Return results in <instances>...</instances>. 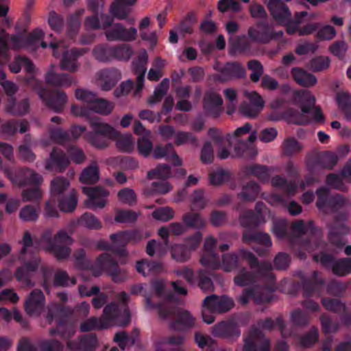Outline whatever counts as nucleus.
Returning a JSON list of instances; mask_svg holds the SVG:
<instances>
[{
  "mask_svg": "<svg viewBox=\"0 0 351 351\" xmlns=\"http://www.w3.org/2000/svg\"><path fill=\"white\" fill-rule=\"evenodd\" d=\"M121 73L115 68L104 69L100 72L99 84L101 90H111L121 79Z\"/></svg>",
  "mask_w": 351,
  "mask_h": 351,
  "instance_id": "nucleus-28",
  "label": "nucleus"
},
{
  "mask_svg": "<svg viewBox=\"0 0 351 351\" xmlns=\"http://www.w3.org/2000/svg\"><path fill=\"white\" fill-rule=\"evenodd\" d=\"M95 267L100 271L106 272L115 283L124 282L128 278L126 270L121 268L117 261L107 252L102 253L97 258Z\"/></svg>",
  "mask_w": 351,
  "mask_h": 351,
  "instance_id": "nucleus-6",
  "label": "nucleus"
},
{
  "mask_svg": "<svg viewBox=\"0 0 351 351\" xmlns=\"http://www.w3.org/2000/svg\"><path fill=\"white\" fill-rule=\"evenodd\" d=\"M153 156L156 159L171 157L174 166H180L182 165V160L175 152L173 145L171 143H167L165 145H156L155 148L153 149Z\"/></svg>",
  "mask_w": 351,
  "mask_h": 351,
  "instance_id": "nucleus-30",
  "label": "nucleus"
},
{
  "mask_svg": "<svg viewBox=\"0 0 351 351\" xmlns=\"http://www.w3.org/2000/svg\"><path fill=\"white\" fill-rule=\"evenodd\" d=\"M318 329L313 326L307 332L299 337L298 343L302 348H311L318 341Z\"/></svg>",
  "mask_w": 351,
  "mask_h": 351,
  "instance_id": "nucleus-47",
  "label": "nucleus"
},
{
  "mask_svg": "<svg viewBox=\"0 0 351 351\" xmlns=\"http://www.w3.org/2000/svg\"><path fill=\"white\" fill-rule=\"evenodd\" d=\"M113 59L128 61L132 56L134 51L128 44H119L112 46Z\"/></svg>",
  "mask_w": 351,
  "mask_h": 351,
  "instance_id": "nucleus-51",
  "label": "nucleus"
},
{
  "mask_svg": "<svg viewBox=\"0 0 351 351\" xmlns=\"http://www.w3.org/2000/svg\"><path fill=\"white\" fill-rule=\"evenodd\" d=\"M70 186L69 181L63 176H57L51 182V193L53 197L56 198L64 195V192Z\"/></svg>",
  "mask_w": 351,
  "mask_h": 351,
  "instance_id": "nucleus-41",
  "label": "nucleus"
},
{
  "mask_svg": "<svg viewBox=\"0 0 351 351\" xmlns=\"http://www.w3.org/2000/svg\"><path fill=\"white\" fill-rule=\"evenodd\" d=\"M267 8L274 20L278 23H286L291 19V12L281 0H269Z\"/></svg>",
  "mask_w": 351,
  "mask_h": 351,
  "instance_id": "nucleus-21",
  "label": "nucleus"
},
{
  "mask_svg": "<svg viewBox=\"0 0 351 351\" xmlns=\"http://www.w3.org/2000/svg\"><path fill=\"white\" fill-rule=\"evenodd\" d=\"M107 324L101 319L96 317H91L81 323L80 328L82 332H89L93 330L106 328Z\"/></svg>",
  "mask_w": 351,
  "mask_h": 351,
  "instance_id": "nucleus-59",
  "label": "nucleus"
},
{
  "mask_svg": "<svg viewBox=\"0 0 351 351\" xmlns=\"http://www.w3.org/2000/svg\"><path fill=\"white\" fill-rule=\"evenodd\" d=\"M37 346L40 351H63L64 345L56 339H40Z\"/></svg>",
  "mask_w": 351,
  "mask_h": 351,
  "instance_id": "nucleus-61",
  "label": "nucleus"
},
{
  "mask_svg": "<svg viewBox=\"0 0 351 351\" xmlns=\"http://www.w3.org/2000/svg\"><path fill=\"white\" fill-rule=\"evenodd\" d=\"M240 256L247 261L252 271L247 269L245 267L240 266L238 274L234 276V283L239 287H246L254 284L258 277L264 275L271 270L272 265L270 262L259 261L255 255L250 251L245 249L240 250Z\"/></svg>",
  "mask_w": 351,
  "mask_h": 351,
  "instance_id": "nucleus-1",
  "label": "nucleus"
},
{
  "mask_svg": "<svg viewBox=\"0 0 351 351\" xmlns=\"http://www.w3.org/2000/svg\"><path fill=\"white\" fill-rule=\"evenodd\" d=\"M282 148L285 156H291L300 152L303 147L296 138L289 137L283 141Z\"/></svg>",
  "mask_w": 351,
  "mask_h": 351,
  "instance_id": "nucleus-53",
  "label": "nucleus"
},
{
  "mask_svg": "<svg viewBox=\"0 0 351 351\" xmlns=\"http://www.w3.org/2000/svg\"><path fill=\"white\" fill-rule=\"evenodd\" d=\"M247 33L252 40L261 44H267L283 35L282 31L276 32L267 20L256 22L254 26L249 28Z\"/></svg>",
  "mask_w": 351,
  "mask_h": 351,
  "instance_id": "nucleus-7",
  "label": "nucleus"
},
{
  "mask_svg": "<svg viewBox=\"0 0 351 351\" xmlns=\"http://www.w3.org/2000/svg\"><path fill=\"white\" fill-rule=\"evenodd\" d=\"M75 97L77 99L84 101L88 110L91 108L98 97L95 93L82 88L76 89Z\"/></svg>",
  "mask_w": 351,
  "mask_h": 351,
  "instance_id": "nucleus-64",
  "label": "nucleus"
},
{
  "mask_svg": "<svg viewBox=\"0 0 351 351\" xmlns=\"http://www.w3.org/2000/svg\"><path fill=\"white\" fill-rule=\"evenodd\" d=\"M213 335L217 337L235 341L240 337L241 330L232 321H221L213 326Z\"/></svg>",
  "mask_w": 351,
  "mask_h": 351,
  "instance_id": "nucleus-19",
  "label": "nucleus"
},
{
  "mask_svg": "<svg viewBox=\"0 0 351 351\" xmlns=\"http://www.w3.org/2000/svg\"><path fill=\"white\" fill-rule=\"evenodd\" d=\"M216 242V239L213 237L206 239L204 245L205 252L200 258V263L203 266L213 269H218L221 265L219 256L215 252Z\"/></svg>",
  "mask_w": 351,
  "mask_h": 351,
  "instance_id": "nucleus-16",
  "label": "nucleus"
},
{
  "mask_svg": "<svg viewBox=\"0 0 351 351\" xmlns=\"http://www.w3.org/2000/svg\"><path fill=\"white\" fill-rule=\"evenodd\" d=\"M93 132L87 134L88 142L95 147L104 149L107 147L112 138L117 136V132L110 125L101 122L100 119L94 117L90 121Z\"/></svg>",
  "mask_w": 351,
  "mask_h": 351,
  "instance_id": "nucleus-4",
  "label": "nucleus"
},
{
  "mask_svg": "<svg viewBox=\"0 0 351 351\" xmlns=\"http://www.w3.org/2000/svg\"><path fill=\"white\" fill-rule=\"evenodd\" d=\"M146 304L152 308L158 309L159 316L162 319H166L169 316L176 314V308L165 302L154 303L150 298H146Z\"/></svg>",
  "mask_w": 351,
  "mask_h": 351,
  "instance_id": "nucleus-43",
  "label": "nucleus"
},
{
  "mask_svg": "<svg viewBox=\"0 0 351 351\" xmlns=\"http://www.w3.org/2000/svg\"><path fill=\"white\" fill-rule=\"evenodd\" d=\"M241 260H243L240 256L235 254H225L222 256V265L225 271L230 272L234 269L239 268L241 265Z\"/></svg>",
  "mask_w": 351,
  "mask_h": 351,
  "instance_id": "nucleus-58",
  "label": "nucleus"
},
{
  "mask_svg": "<svg viewBox=\"0 0 351 351\" xmlns=\"http://www.w3.org/2000/svg\"><path fill=\"white\" fill-rule=\"evenodd\" d=\"M45 104L56 112H60L67 101V96L64 92L58 90H49L43 87L42 82L34 77L27 80Z\"/></svg>",
  "mask_w": 351,
  "mask_h": 351,
  "instance_id": "nucleus-3",
  "label": "nucleus"
},
{
  "mask_svg": "<svg viewBox=\"0 0 351 351\" xmlns=\"http://www.w3.org/2000/svg\"><path fill=\"white\" fill-rule=\"evenodd\" d=\"M43 182V177L34 170L27 167L20 169L14 182L20 186L34 184L39 186Z\"/></svg>",
  "mask_w": 351,
  "mask_h": 351,
  "instance_id": "nucleus-29",
  "label": "nucleus"
},
{
  "mask_svg": "<svg viewBox=\"0 0 351 351\" xmlns=\"http://www.w3.org/2000/svg\"><path fill=\"white\" fill-rule=\"evenodd\" d=\"M45 298L40 289H34L25 302V310L28 315H38L45 305Z\"/></svg>",
  "mask_w": 351,
  "mask_h": 351,
  "instance_id": "nucleus-24",
  "label": "nucleus"
},
{
  "mask_svg": "<svg viewBox=\"0 0 351 351\" xmlns=\"http://www.w3.org/2000/svg\"><path fill=\"white\" fill-rule=\"evenodd\" d=\"M75 329L72 324L68 323L64 319H60L57 323L56 328L49 329V335L58 334L62 339H69L75 334Z\"/></svg>",
  "mask_w": 351,
  "mask_h": 351,
  "instance_id": "nucleus-38",
  "label": "nucleus"
},
{
  "mask_svg": "<svg viewBox=\"0 0 351 351\" xmlns=\"http://www.w3.org/2000/svg\"><path fill=\"white\" fill-rule=\"evenodd\" d=\"M46 82L54 86H69L75 82L73 77L67 73H56L49 71L45 75Z\"/></svg>",
  "mask_w": 351,
  "mask_h": 351,
  "instance_id": "nucleus-34",
  "label": "nucleus"
},
{
  "mask_svg": "<svg viewBox=\"0 0 351 351\" xmlns=\"http://www.w3.org/2000/svg\"><path fill=\"white\" fill-rule=\"evenodd\" d=\"M292 102L300 106V113L306 115L311 113L313 108L315 107L316 99L308 90H295L292 92Z\"/></svg>",
  "mask_w": 351,
  "mask_h": 351,
  "instance_id": "nucleus-17",
  "label": "nucleus"
},
{
  "mask_svg": "<svg viewBox=\"0 0 351 351\" xmlns=\"http://www.w3.org/2000/svg\"><path fill=\"white\" fill-rule=\"evenodd\" d=\"M119 300L123 305V311L121 310L119 304L115 302H111L104 307L103 316L105 319L110 323L126 326L131 320L130 312L128 306L129 295L125 292H121L119 295Z\"/></svg>",
  "mask_w": 351,
  "mask_h": 351,
  "instance_id": "nucleus-5",
  "label": "nucleus"
},
{
  "mask_svg": "<svg viewBox=\"0 0 351 351\" xmlns=\"http://www.w3.org/2000/svg\"><path fill=\"white\" fill-rule=\"evenodd\" d=\"M332 271L335 275L339 276H344L351 274V257L337 260Z\"/></svg>",
  "mask_w": 351,
  "mask_h": 351,
  "instance_id": "nucleus-57",
  "label": "nucleus"
},
{
  "mask_svg": "<svg viewBox=\"0 0 351 351\" xmlns=\"http://www.w3.org/2000/svg\"><path fill=\"white\" fill-rule=\"evenodd\" d=\"M41 241L45 243V250L58 261L66 258L71 254L69 245L72 244L73 239L64 230H60L53 237L50 230H45L41 236Z\"/></svg>",
  "mask_w": 351,
  "mask_h": 351,
  "instance_id": "nucleus-2",
  "label": "nucleus"
},
{
  "mask_svg": "<svg viewBox=\"0 0 351 351\" xmlns=\"http://www.w3.org/2000/svg\"><path fill=\"white\" fill-rule=\"evenodd\" d=\"M116 140L117 147L123 152L130 153L134 149V140L132 134L122 135L118 132L116 137L112 138Z\"/></svg>",
  "mask_w": 351,
  "mask_h": 351,
  "instance_id": "nucleus-50",
  "label": "nucleus"
},
{
  "mask_svg": "<svg viewBox=\"0 0 351 351\" xmlns=\"http://www.w3.org/2000/svg\"><path fill=\"white\" fill-rule=\"evenodd\" d=\"M147 62L148 54L144 49L140 51L138 55L132 62V70L137 75L136 86L134 91V96L140 95L144 87Z\"/></svg>",
  "mask_w": 351,
  "mask_h": 351,
  "instance_id": "nucleus-11",
  "label": "nucleus"
},
{
  "mask_svg": "<svg viewBox=\"0 0 351 351\" xmlns=\"http://www.w3.org/2000/svg\"><path fill=\"white\" fill-rule=\"evenodd\" d=\"M324 280L319 276V273L317 271H313L309 277L302 278V287L304 294L306 297L321 295L324 290Z\"/></svg>",
  "mask_w": 351,
  "mask_h": 351,
  "instance_id": "nucleus-18",
  "label": "nucleus"
},
{
  "mask_svg": "<svg viewBox=\"0 0 351 351\" xmlns=\"http://www.w3.org/2000/svg\"><path fill=\"white\" fill-rule=\"evenodd\" d=\"M105 36L108 41L132 42L136 40L137 29L135 27L128 29L121 23H114L105 31Z\"/></svg>",
  "mask_w": 351,
  "mask_h": 351,
  "instance_id": "nucleus-12",
  "label": "nucleus"
},
{
  "mask_svg": "<svg viewBox=\"0 0 351 351\" xmlns=\"http://www.w3.org/2000/svg\"><path fill=\"white\" fill-rule=\"evenodd\" d=\"M88 51L86 48H72L70 51L62 52V58L60 62L61 69L71 72L76 71L79 68L78 58Z\"/></svg>",
  "mask_w": 351,
  "mask_h": 351,
  "instance_id": "nucleus-23",
  "label": "nucleus"
},
{
  "mask_svg": "<svg viewBox=\"0 0 351 351\" xmlns=\"http://www.w3.org/2000/svg\"><path fill=\"white\" fill-rule=\"evenodd\" d=\"M349 232L350 228L346 224L334 222L329 228L330 243L337 248H341L346 243L343 236L348 234Z\"/></svg>",
  "mask_w": 351,
  "mask_h": 351,
  "instance_id": "nucleus-25",
  "label": "nucleus"
},
{
  "mask_svg": "<svg viewBox=\"0 0 351 351\" xmlns=\"http://www.w3.org/2000/svg\"><path fill=\"white\" fill-rule=\"evenodd\" d=\"M250 300L257 304L264 302L263 296L257 287L244 289L239 298V302L243 305L247 304Z\"/></svg>",
  "mask_w": 351,
  "mask_h": 351,
  "instance_id": "nucleus-42",
  "label": "nucleus"
},
{
  "mask_svg": "<svg viewBox=\"0 0 351 351\" xmlns=\"http://www.w3.org/2000/svg\"><path fill=\"white\" fill-rule=\"evenodd\" d=\"M110 238L112 243L117 245V248L114 250L116 255L126 256L128 254V252L125 249L127 244L130 241L136 242L141 241L142 239V235L139 230H132L112 234Z\"/></svg>",
  "mask_w": 351,
  "mask_h": 351,
  "instance_id": "nucleus-10",
  "label": "nucleus"
},
{
  "mask_svg": "<svg viewBox=\"0 0 351 351\" xmlns=\"http://www.w3.org/2000/svg\"><path fill=\"white\" fill-rule=\"evenodd\" d=\"M270 121H279L285 119L289 123L298 125H306L311 123V119L293 108H288L283 112L273 110L268 115Z\"/></svg>",
  "mask_w": 351,
  "mask_h": 351,
  "instance_id": "nucleus-9",
  "label": "nucleus"
},
{
  "mask_svg": "<svg viewBox=\"0 0 351 351\" xmlns=\"http://www.w3.org/2000/svg\"><path fill=\"white\" fill-rule=\"evenodd\" d=\"M98 343L94 333L82 335L77 340H69L66 346L71 351H95Z\"/></svg>",
  "mask_w": 351,
  "mask_h": 351,
  "instance_id": "nucleus-22",
  "label": "nucleus"
},
{
  "mask_svg": "<svg viewBox=\"0 0 351 351\" xmlns=\"http://www.w3.org/2000/svg\"><path fill=\"white\" fill-rule=\"evenodd\" d=\"M242 240L244 243L255 242L265 247H270L272 244L271 238L268 234L252 230H245L243 231Z\"/></svg>",
  "mask_w": 351,
  "mask_h": 351,
  "instance_id": "nucleus-32",
  "label": "nucleus"
},
{
  "mask_svg": "<svg viewBox=\"0 0 351 351\" xmlns=\"http://www.w3.org/2000/svg\"><path fill=\"white\" fill-rule=\"evenodd\" d=\"M202 306L209 313H221L230 311L234 307V303L232 298L226 295L219 297L212 294L205 298Z\"/></svg>",
  "mask_w": 351,
  "mask_h": 351,
  "instance_id": "nucleus-13",
  "label": "nucleus"
},
{
  "mask_svg": "<svg viewBox=\"0 0 351 351\" xmlns=\"http://www.w3.org/2000/svg\"><path fill=\"white\" fill-rule=\"evenodd\" d=\"M256 138V132H251L247 141L241 142L234 145L233 156L253 158L257 154V152L251 143H254Z\"/></svg>",
  "mask_w": 351,
  "mask_h": 351,
  "instance_id": "nucleus-27",
  "label": "nucleus"
},
{
  "mask_svg": "<svg viewBox=\"0 0 351 351\" xmlns=\"http://www.w3.org/2000/svg\"><path fill=\"white\" fill-rule=\"evenodd\" d=\"M83 12L84 10H79L75 14L71 15L68 19L66 34L71 40H74L78 34L81 25L80 16Z\"/></svg>",
  "mask_w": 351,
  "mask_h": 351,
  "instance_id": "nucleus-46",
  "label": "nucleus"
},
{
  "mask_svg": "<svg viewBox=\"0 0 351 351\" xmlns=\"http://www.w3.org/2000/svg\"><path fill=\"white\" fill-rule=\"evenodd\" d=\"M58 202V206L61 211L66 213L73 212L77 204V193L73 189L68 195H60L56 197Z\"/></svg>",
  "mask_w": 351,
  "mask_h": 351,
  "instance_id": "nucleus-35",
  "label": "nucleus"
},
{
  "mask_svg": "<svg viewBox=\"0 0 351 351\" xmlns=\"http://www.w3.org/2000/svg\"><path fill=\"white\" fill-rule=\"evenodd\" d=\"M39 210V205H26L21 209L19 218L25 222L36 221L38 218Z\"/></svg>",
  "mask_w": 351,
  "mask_h": 351,
  "instance_id": "nucleus-55",
  "label": "nucleus"
},
{
  "mask_svg": "<svg viewBox=\"0 0 351 351\" xmlns=\"http://www.w3.org/2000/svg\"><path fill=\"white\" fill-rule=\"evenodd\" d=\"M79 223L81 226L91 230H98L101 228L100 221L93 214L88 212L81 216Z\"/></svg>",
  "mask_w": 351,
  "mask_h": 351,
  "instance_id": "nucleus-63",
  "label": "nucleus"
},
{
  "mask_svg": "<svg viewBox=\"0 0 351 351\" xmlns=\"http://www.w3.org/2000/svg\"><path fill=\"white\" fill-rule=\"evenodd\" d=\"M330 64V60L327 56H317L312 58L308 62L309 69L313 72L322 71L328 69Z\"/></svg>",
  "mask_w": 351,
  "mask_h": 351,
  "instance_id": "nucleus-60",
  "label": "nucleus"
},
{
  "mask_svg": "<svg viewBox=\"0 0 351 351\" xmlns=\"http://www.w3.org/2000/svg\"><path fill=\"white\" fill-rule=\"evenodd\" d=\"M239 222L243 227L247 228L246 230H251L264 223L265 217L263 214H256L254 210H247L241 214Z\"/></svg>",
  "mask_w": 351,
  "mask_h": 351,
  "instance_id": "nucleus-31",
  "label": "nucleus"
},
{
  "mask_svg": "<svg viewBox=\"0 0 351 351\" xmlns=\"http://www.w3.org/2000/svg\"><path fill=\"white\" fill-rule=\"evenodd\" d=\"M195 319L191 313L187 311H178L176 320L172 322L171 326L176 330H186L194 326Z\"/></svg>",
  "mask_w": 351,
  "mask_h": 351,
  "instance_id": "nucleus-37",
  "label": "nucleus"
},
{
  "mask_svg": "<svg viewBox=\"0 0 351 351\" xmlns=\"http://www.w3.org/2000/svg\"><path fill=\"white\" fill-rule=\"evenodd\" d=\"M182 220L186 229H201L206 225V221L197 213H186L182 217Z\"/></svg>",
  "mask_w": 351,
  "mask_h": 351,
  "instance_id": "nucleus-44",
  "label": "nucleus"
},
{
  "mask_svg": "<svg viewBox=\"0 0 351 351\" xmlns=\"http://www.w3.org/2000/svg\"><path fill=\"white\" fill-rule=\"evenodd\" d=\"M251 44L245 38H236L229 41V52L231 54L235 53H250Z\"/></svg>",
  "mask_w": 351,
  "mask_h": 351,
  "instance_id": "nucleus-40",
  "label": "nucleus"
},
{
  "mask_svg": "<svg viewBox=\"0 0 351 351\" xmlns=\"http://www.w3.org/2000/svg\"><path fill=\"white\" fill-rule=\"evenodd\" d=\"M82 192L88 197L86 205L90 208H103L106 204L105 197H108L109 192L101 186H84Z\"/></svg>",
  "mask_w": 351,
  "mask_h": 351,
  "instance_id": "nucleus-15",
  "label": "nucleus"
},
{
  "mask_svg": "<svg viewBox=\"0 0 351 351\" xmlns=\"http://www.w3.org/2000/svg\"><path fill=\"white\" fill-rule=\"evenodd\" d=\"M136 270L144 276L149 274H156L162 271V265L158 261L143 259L136 262Z\"/></svg>",
  "mask_w": 351,
  "mask_h": 351,
  "instance_id": "nucleus-36",
  "label": "nucleus"
},
{
  "mask_svg": "<svg viewBox=\"0 0 351 351\" xmlns=\"http://www.w3.org/2000/svg\"><path fill=\"white\" fill-rule=\"evenodd\" d=\"M70 164V160L65 153L60 148L53 147L49 158L45 161V169L48 171L55 170L62 173L65 171Z\"/></svg>",
  "mask_w": 351,
  "mask_h": 351,
  "instance_id": "nucleus-20",
  "label": "nucleus"
},
{
  "mask_svg": "<svg viewBox=\"0 0 351 351\" xmlns=\"http://www.w3.org/2000/svg\"><path fill=\"white\" fill-rule=\"evenodd\" d=\"M129 6L119 0H116L110 5V14L119 20L125 19L130 12Z\"/></svg>",
  "mask_w": 351,
  "mask_h": 351,
  "instance_id": "nucleus-52",
  "label": "nucleus"
},
{
  "mask_svg": "<svg viewBox=\"0 0 351 351\" xmlns=\"http://www.w3.org/2000/svg\"><path fill=\"white\" fill-rule=\"evenodd\" d=\"M112 46L107 44L99 45L95 47L93 53L99 62H107L113 60Z\"/></svg>",
  "mask_w": 351,
  "mask_h": 351,
  "instance_id": "nucleus-45",
  "label": "nucleus"
},
{
  "mask_svg": "<svg viewBox=\"0 0 351 351\" xmlns=\"http://www.w3.org/2000/svg\"><path fill=\"white\" fill-rule=\"evenodd\" d=\"M257 325L258 326V329L261 328L267 330H271L276 326H277L282 333L286 328L284 319L281 317H278L275 321H274L271 317H267L265 319H260L257 322ZM256 327L258 328L257 326Z\"/></svg>",
  "mask_w": 351,
  "mask_h": 351,
  "instance_id": "nucleus-56",
  "label": "nucleus"
},
{
  "mask_svg": "<svg viewBox=\"0 0 351 351\" xmlns=\"http://www.w3.org/2000/svg\"><path fill=\"white\" fill-rule=\"evenodd\" d=\"M244 66L238 62H228L219 69V73L215 74V81L226 82L233 79H241L245 77Z\"/></svg>",
  "mask_w": 351,
  "mask_h": 351,
  "instance_id": "nucleus-14",
  "label": "nucleus"
},
{
  "mask_svg": "<svg viewBox=\"0 0 351 351\" xmlns=\"http://www.w3.org/2000/svg\"><path fill=\"white\" fill-rule=\"evenodd\" d=\"M99 179V168L96 162H93L88 167L85 168L80 176V180L82 183L94 184Z\"/></svg>",
  "mask_w": 351,
  "mask_h": 351,
  "instance_id": "nucleus-39",
  "label": "nucleus"
},
{
  "mask_svg": "<svg viewBox=\"0 0 351 351\" xmlns=\"http://www.w3.org/2000/svg\"><path fill=\"white\" fill-rule=\"evenodd\" d=\"M113 105L106 99L99 98L93 103V106L89 110L90 112L93 111L101 114H109L113 110Z\"/></svg>",
  "mask_w": 351,
  "mask_h": 351,
  "instance_id": "nucleus-62",
  "label": "nucleus"
},
{
  "mask_svg": "<svg viewBox=\"0 0 351 351\" xmlns=\"http://www.w3.org/2000/svg\"><path fill=\"white\" fill-rule=\"evenodd\" d=\"M243 342L242 351H269L271 348L270 340L256 326L250 327Z\"/></svg>",
  "mask_w": 351,
  "mask_h": 351,
  "instance_id": "nucleus-8",
  "label": "nucleus"
},
{
  "mask_svg": "<svg viewBox=\"0 0 351 351\" xmlns=\"http://www.w3.org/2000/svg\"><path fill=\"white\" fill-rule=\"evenodd\" d=\"M247 176H254L261 181L268 179L267 167L262 165H247L243 168Z\"/></svg>",
  "mask_w": 351,
  "mask_h": 351,
  "instance_id": "nucleus-49",
  "label": "nucleus"
},
{
  "mask_svg": "<svg viewBox=\"0 0 351 351\" xmlns=\"http://www.w3.org/2000/svg\"><path fill=\"white\" fill-rule=\"evenodd\" d=\"M197 18L193 12H189L180 21L178 29L183 36L193 33V26L196 23Z\"/></svg>",
  "mask_w": 351,
  "mask_h": 351,
  "instance_id": "nucleus-54",
  "label": "nucleus"
},
{
  "mask_svg": "<svg viewBox=\"0 0 351 351\" xmlns=\"http://www.w3.org/2000/svg\"><path fill=\"white\" fill-rule=\"evenodd\" d=\"M260 193V186L254 181H250L242 186L237 197L243 202H254Z\"/></svg>",
  "mask_w": 351,
  "mask_h": 351,
  "instance_id": "nucleus-33",
  "label": "nucleus"
},
{
  "mask_svg": "<svg viewBox=\"0 0 351 351\" xmlns=\"http://www.w3.org/2000/svg\"><path fill=\"white\" fill-rule=\"evenodd\" d=\"M171 254L177 262L184 263L191 257L190 250L186 245L175 244L171 247Z\"/></svg>",
  "mask_w": 351,
  "mask_h": 351,
  "instance_id": "nucleus-48",
  "label": "nucleus"
},
{
  "mask_svg": "<svg viewBox=\"0 0 351 351\" xmlns=\"http://www.w3.org/2000/svg\"><path fill=\"white\" fill-rule=\"evenodd\" d=\"M221 96L214 91H207L203 99V107L205 111L214 117L219 116V108L223 105Z\"/></svg>",
  "mask_w": 351,
  "mask_h": 351,
  "instance_id": "nucleus-26",
  "label": "nucleus"
}]
</instances>
